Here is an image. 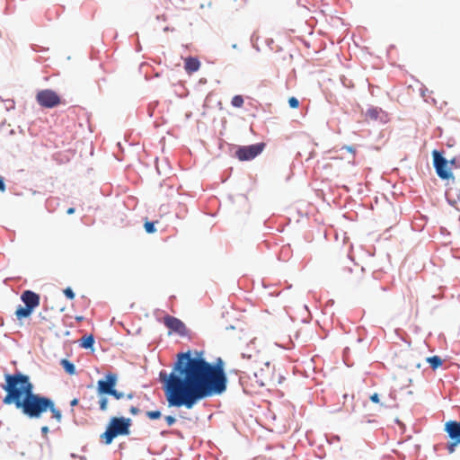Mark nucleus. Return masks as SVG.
Here are the masks:
<instances>
[{"mask_svg":"<svg viewBox=\"0 0 460 460\" xmlns=\"http://www.w3.org/2000/svg\"><path fill=\"white\" fill-rule=\"evenodd\" d=\"M164 420L168 426H172L176 422L175 417L172 415L165 416Z\"/></svg>","mask_w":460,"mask_h":460,"instance_id":"28","label":"nucleus"},{"mask_svg":"<svg viewBox=\"0 0 460 460\" xmlns=\"http://www.w3.org/2000/svg\"><path fill=\"white\" fill-rule=\"evenodd\" d=\"M460 445V441L451 440L447 444V449L449 454H452L456 451V447Z\"/></svg>","mask_w":460,"mask_h":460,"instance_id":"22","label":"nucleus"},{"mask_svg":"<svg viewBox=\"0 0 460 460\" xmlns=\"http://www.w3.org/2000/svg\"><path fill=\"white\" fill-rule=\"evenodd\" d=\"M226 330H234V326L233 325H229L226 328Z\"/></svg>","mask_w":460,"mask_h":460,"instance_id":"44","label":"nucleus"},{"mask_svg":"<svg viewBox=\"0 0 460 460\" xmlns=\"http://www.w3.org/2000/svg\"><path fill=\"white\" fill-rule=\"evenodd\" d=\"M75 212V208H73V207L68 208L67 210H66V214L67 215H73Z\"/></svg>","mask_w":460,"mask_h":460,"instance_id":"34","label":"nucleus"},{"mask_svg":"<svg viewBox=\"0 0 460 460\" xmlns=\"http://www.w3.org/2000/svg\"><path fill=\"white\" fill-rule=\"evenodd\" d=\"M232 104L234 107H242L243 104V98L241 95H235L232 99Z\"/></svg>","mask_w":460,"mask_h":460,"instance_id":"23","label":"nucleus"},{"mask_svg":"<svg viewBox=\"0 0 460 460\" xmlns=\"http://www.w3.org/2000/svg\"><path fill=\"white\" fill-rule=\"evenodd\" d=\"M109 395L112 396L116 400H120L125 397V394L123 392L117 390L116 387L113 389V391Z\"/></svg>","mask_w":460,"mask_h":460,"instance_id":"25","label":"nucleus"},{"mask_svg":"<svg viewBox=\"0 0 460 460\" xmlns=\"http://www.w3.org/2000/svg\"><path fill=\"white\" fill-rule=\"evenodd\" d=\"M378 113L377 111H375V113H373L372 115H376Z\"/></svg>","mask_w":460,"mask_h":460,"instance_id":"47","label":"nucleus"},{"mask_svg":"<svg viewBox=\"0 0 460 460\" xmlns=\"http://www.w3.org/2000/svg\"><path fill=\"white\" fill-rule=\"evenodd\" d=\"M75 319L76 322H82L84 319V317L83 315H77L75 316Z\"/></svg>","mask_w":460,"mask_h":460,"instance_id":"37","label":"nucleus"},{"mask_svg":"<svg viewBox=\"0 0 460 460\" xmlns=\"http://www.w3.org/2000/svg\"><path fill=\"white\" fill-rule=\"evenodd\" d=\"M242 358H252V355L251 354H248V353H242Z\"/></svg>","mask_w":460,"mask_h":460,"instance_id":"36","label":"nucleus"},{"mask_svg":"<svg viewBox=\"0 0 460 460\" xmlns=\"http://www.w3.org/2000/svg\"><path fill=\"white\" fill-rule=\"evenodd\" d=\"M369 118H370L371 119H374V120H376L378 118H380V119H381V121H382L383 123H386V122L388 121V119H383L384 118H385V119H386L387 117H377V116H375V117H369Z\"/></svg>","mask_w":460,"mask_h":460,"instance_id":"33","label":"nucleus"},{"mask_svg":"<svg viewBox=\"0 0 460 460\" xmlns=\"http://www.w3.org/2000/svg\"><path fill=\"white\" fill-rule=\"evenodd\" d=\"M167 434H168V431H167V430H162V431L160 432V435H161V436H163V437H164V436H165V435H167Z\"/></svg>","mask_w":460,"mask_h":460,"instance_id":"40","label":"nucleus"},{"mask_svg":"<svg viewBox=\"0 0 460 460\" xmlns=\"http://www.w3.org/2000/svg\"><path fill=\"white\" fill-rule=\"evenodd\" d=\"M98 396L100 397L99 401H98L100 411H106L108 409V403H109L108 396L109 395H98Z\"/></svg>","mask_w":460,"mask_h":460,"instance_id":"17","label":"nucleus"},{"mask_svg":"<svg viewBox=\"0 0 460 460\" xmlns=\"http://www.w3.org/2000/svg\"><path fill=\"white\" fill-rule=\"evenodd\" d=\"M203 350L181 351L170 374L159 372V380L169 407L192 409L199 402L223 394L227 389L226 363L218 357L205 358Z\"/></svg>","mask_w":460,"mask_h":460,"instance_id":"1","label":"nucleus"},{"mask_svg":"<svg viewBox=\"0 0 460 460\" xmlns=\"http://www.w3.org/2000/svg\"><path fill=\"white\" fill-rule=\"evenodd\" d=\"M264 384L262 382L260 383V386H263Z\"/></svg>","mask_w":460,"mask_h":460,"instance_id":"49","label":"nucleus"},{"mask_svg":"<svg viewBox=\"0 0 460 460\" xmlns=\"http://www.w3.org/2000/svg\"><path fill=\"white\" fill-rule=\"evenodd\" d=\"M60 366L64 369V371L69 376H74L76 374L75 365L67 358H62L60 360Z\"/></svg>","mask_w":460,"mask_h":460,"instance_id":"15","label":"nucleus"},{"mask_svg":"<svg viewBox=\"0 0 460 460\" xmlns=\"http://www.w3.org/2000/svg\"><path fill=\"white\" fill-rule=\"evenodd\" d=\"M63 293L65 295V296L69 299V300H72L75 298V294L74 292V290L70 288V287H67L64 290H63Z\"/></svg>","mask_w":460,"mask_h":460,"instance_id":"24","label":"nucleus"},{"mask_svg":"<svg viewBox=\"0 0 460 460\" xmlns=\"http://www.w3.org/2000/svg\"><path fill=\"white\" fill-rule=\"evenodd\" d=\"M40 318L45 320V317L43 315H41V314H40Z\"/></svg>","mask_w":460,"mask_h":460,"instance_id":"48","label":"nucleus"},{"mask_svg":"<svg viewBox=\"0 0 460 460\" xmlns=\"http://www.w3.org/2000/svg\"><path fill=\"white\" fill-rule=\"evenodd\" d=\"M288 104L291 108H297L299 106V102L296 97H290L288 99Z\"/></svg>","mask_w":460,"mask_h":460,"instance_id":"27","label":"nucleus"},{"mask_svg":"<svg viewBox=\"0 0 460 460\" xmlns=\"http://www.w3.org/2000/svg\"><path fill=\"white\" fill-rule=\"evenodd\" d=\"M200 62L197 58L189 57L184 59V69L188 75H192L200 68Z\"/></svg>","mask_w":460,"mask_h":460,"instance_id":"11","label":"nucleus"},{"mask_svg":"<svg viewBox=\"0 0 460 460\" xmlns=\"http://www.w3.org/2000/svg\"><path fill=\"white\" fill-rule=\"evenodd\" d=\"M164 323L169 329V334L174 332L181 337L188 335V329L185 323L177 317L166 314L164 317Z\"/></svg>","mask_w":460,"mask_h":460,"instance_id":"8","label":"nucleus"},{"mask_svg":"<svg viewBox=\"0 0 460 460\" xmlns=\"http://www.w3.org/2000/svg\"><path fill=\"white\" fill-rule=\"evenodd\" d=\"M342 148L346 149L349 153H355V147L352 146H344Z\"/></svg>","mask_w":460,"mask_h":460,"instance_id":"32","label":"nucleus"},{"mask_svg":"<svg viewBox=\"0 0 460 460\" xmlns=\"http://www.w3.org/2000/svg\"><path fill=\"white\" fill-rule=\"evenodd\" d=\"M448 161H449V165H455L456 163V158H452L451 160H448Z\"/></svg>","mask_w":460,"mask_h":460,"instance_id":"39","label":"nucleus"},{"mask_svg":"<svg viewBox=\"0 0 460 460\" xmlns=\"http://www.w3.org/2000/svg\"><path fill=\"white\" fill-rule=\"evenodd\" d=\"M445 432L450 440L460 441V421L450 420L445 423Z\"/></svg>","mask_w":460,"mask_h":460,"instance_id":"10","label":"nucleus"},{"mask_svg":"<svg viewBox=\"0 0 460 460\" xmlns=\"http://www.w3.org/2000/svg\"><path fill=\"white\" fill-rule=\"evenodd\" d=\"M70 456H71L72 458L79 457V456H78L76 454H75V453H71Z\"/></svg>","mask_w":460,"mask_h":460,"instance_id":"41","label":"nucleus"},{"mask_svg":"<svg viewBox=\"0 0 460 460\" xmlns=\"http://www.w3.org/2000/svg\"><path fill=\"white\" fill-rule=\"evenodd\" d=\"M79 403V400L77 398H74L70 401V406L73 408V407H75L76 405H78Z\"/></svg>","mask_w":460,"mask_h":460,"instance_id":"31","label":"nucleus"},{"mask_svg":"<svg viewBox=\"0 0 460 460\" xmlns=\"http://www.w3.org/2000/svg\"><path fill=\"white\" fill-rule=\"evenodd\" d=\"M155 223H156V221L146 220V222L144 223L145 231L147 234H154V233H155L156 232Z\"/></svg>","mask_w":460,"mask_h":460,"instance_id":"18","label":"nucleus"},{"mask_svg":"<svg viewBox=\"0 0 460 460\" xmlns=\"http://www.w3.org/2000/svg\"><path fill=\"white\" fill-rule=\"evenodd\" d=\"M146 417L149 419V420H158L161 418L162 416V412L160 410H155V411H147L146 412Z\"/></svg>","mask_w":460,"mask_h":460,"instance_id":"20","label":"nucleus"},{"mask_svg":"<svg viewBox=\"0 0 460 460\" xmlns=\"http://www.w3.org/2000/svg\"><path fill=\"white\" fill-rule=\"evenodd\" d=\"M349 397V394H343L344 401H346Z\"/></svg>","mask_w":460,"mask_h":460,"instance_id":"43","label":"nucleus"},{"mask_svg":"<svg viewBox=\"0 0 460 460\" xmlns=\"http://www.w3.org/2000/svg\"><path fill=\"white\" fill-rule=\"evenodd\" d=\"M6 190V184L4 181V178L0 175V191L4 192Z\"/></svg>","mask_w":460,"mask_h":460,"instance_id":"29","label":"nucleus"},{"mask_svg":"<svg viewBox=\"0 0 460 460\" xmlns=\"http://www.w3.org/2000/svg\"><path fill=\"white\" fill-rule=\"evenodd\" d=\"M129 412L132 414V415H137L140 412V410L138 407L137 406H130L129 408Z\"/></svg>","mask_w":460,"mask_h":460,"instance_id":"30","label":"nucleus"},{"mask_svg":"<svg viewBox=\"0 0 460 460\" xmlns=\"http://www.w3.org/2000/svg\"><path fill=\"white\" fill-rule=\"evenodd\" d=\"M155 460V459H154Z\"/></svg>","mask_w":460,"mask_h":460,"instance_id":"51","label":"nucleus"},{"mask_svg":"<svg viewBox=\"0 0 460 460\" xmlns=\"http://www.w3.org/2000/svg\"><path fill=\"white\" fill-rule=\"evenodd\" d=\"M426 361L429 363V367L432 369V370H437L438 367H440L443 363H444V360L442 359L441 357L438 356V355H434V356H430V357H428L426 358Z\"/></svg>","mask_w":460,"mask_h":460,"instance_id":"16","label":"nucleus"},{"mask_svg":"<svg viewBox=\"0 0 460 460\" xmlns=\"http://www.w3.org/2000/svg\"><path fill=\"white\" fill-rule=\"evenodd\" d=\"M265 146L266 144L264 142H258L247 146H237L234 155L238 160L243 162L252 161L263 152Z\"/></svg>","mask_w":460,"mask_h":460,"instance_id":"5","label":"nucleus"},{"mask_svg":"<svg viewBox=\"0 0 460 460\" xmlns=\"http://www.w3.org/2000/svg\"><path fill=\"white\" fill-rule=\"evenodd\" d=\"M369 399L373 403L380 404V406H382V407H385V408L390 407L388 404L380 401V396L377 393H374L373 394H371Z\"/></svg>","mask_w":460,"mask_h":460,"instance_id":"21","label":"nucleus"},{"mask_svg":"<svg viewBox=\"0 0 460 460\" xmlns=\"http://www.w3.org/2000/svg\"><path fill=\"white\" fill-rule=\"evenodd\" d=\"M40 432H41V436H42V438L49 443V437H48V434L49 432V428L48 426H42L40 428Z\"/></svg>","mask_w":460,"mask_h":460,"instance_id":"26","label":"nucleus"},{"mask_svg":"<svg viewBox=\"0 0 460 460\" xmlns=\"http://www.w3.org/2000/svg\"><path fill=\"white\" fill-rule=\"evenodd\" d=\"M446 199H447V203L450 206L455 207L456 209H457L458 207H460L458 197L456 196V199L452 198L450 196V191L449 190L446 191Z\"/></svg>","mask_w":460,"mask_h":460,"instance_id":"19","label":"nucleus"},{"mask_svg":"<svg viewBox=\"0 0 460 460\" xmlns=\"http://www.w3.org/2000/svg\"><path fill=\"white\" fill-rule=\"evenodd\" d=\"M147 451L148 453L153 454V452L149 448L147 449Z\"/></svg>","mask_w":460,"mask_h":460,"instance_id":"50","label":"nucleus"},{"mask_svg":"<svg viewBox=\"0 0 460 460\" xmlns=\"http://www.w3.org/2000/svg\"><path fill=\"white\" fill-rule=\"evenodd\" d=\"M49 411L51 413V418L57 420V422L60 423L62 420V411L56 407V403L54 400L51 398L49 405L47 406V412Z\"/></svg>","mask_w":460,"mask_h":460,"instance_id":"14","label":"nucleus"},{"mask_svg":"<svg viewBox=\"0 0 460 460\" xmlns=\"http://www.w3.org/2000/svg\"><path fill=\"white\" fill-rule=\"evenodd\" d=\"M36 100L40 106L47 108L58 106L61 102L58 94L53 90L49 89L38 92Z\"/></svg>","mask_w":460,"mask_h":460,"instance_id":"7","label":"nucleus"},{"mask_svg":"<svg viewBox=\"0 0 460 460\" xmlns=\"http://www.w3.org/2000/svg\"><path fill=\"white\" fill-rule=\"evenodd\" d=\"M79 459H80V460H86V457H85L84 456H79Z\"/></svg>","mask_w":460,"mask_h":460,"instance_id":"45","label":"nucleus"},{"mask_svg":"<svg viewBox=\"0 0 460 460\" xmlns=\"http://www.w3.org/2000/svg\"><path fill=\"white\" fill-rule=\"evenodd\" d=\"M127 397V399L128 400H131L134 398V394L133 393H129L128 394L125 395Z\"/></svg>","mask_w":460,"mask_h":460,"instance_id":"38","label":"nucleus"},{"mask_svg":"<svg viewBox=\"0 0 460 460\" xmlns=\"http://www.w3.org/2000/svg\"><path fill=\"white\" fill-rule=\"evenodd\" d=\"M132 420L124 416H112L110 418L105 431L100 438L105 445H111L112 441L119 436H128Z\"/></svg>","mask_w":460,"mask_h":460,"instance_id":"3","label":"nucleus"},{"mask_svg":"<svg viewBox=\"0 0 460 460\" xmlns=\"http://www.w3.org/2000/svg\"><path fill=\"white\" fill-rule=\"evenodd\" d=\"M21 301L34 311L40 305V296L32 290L26 289L21 295Z\"/></svg>","mask_w":460,"mask_h":460,"instance_id":"9","label":"nucleus"},{"mask_svg":"<svg viewBox=\"0 0 460 460\" xmlns=\"http://www.w3.org/2000/svg\"><path fill=\"white\" fill-rule=\"evenodd\" d=\"M94 336L92 333L84 335L79 341L78 344L79 347L84 349H91L92 351L94 350Z\"/></svg>","mask_w":460,"mask_h":460,"instance_id":"12","label":"nucleus"},{"mask_svg":"<svg viewBox=\"0 0 460 460\" xmlns=\"http://www.w3.org/2000/svg\"><path fill=\"white\" fill-rule=\"evenodd\" d=\"M33 310L26 305H18L15 310V316L19 321L30 317L33 314Z\"/></svg>","mask_w":460,"mask_h":460,"instance_id":"13","label":"nucleus"},{"mask_svg":"<svg viewBox=\"0 0 460 460\" xmlns=\"http://www.w3.org/2000/svg\"><path fill=\"white\" fill-rule=\"evenodd\" d=\"M433 158V167L438 178L441 180H454L449 161L444 156V152L434 149L431 153Z\"/></svg>","mask_w":460,"mask_h":460,"instance_id":"4","label":"nucleus"},{"mask_svg":"<svg viewBox=\"0 0 460 460\" xmlns=\"http://www.w3.org/2000/svg\"><path fill=\"white\" fill-rule=\"evenodd\" d=\"M172 433L175 434L177 437H179L181 438H183L182 433L180 430H172Z\"/></svg>","mask_w":460,"mask_h":460,"instance_id":"35","label":"nucleus"},{"mask_svg":"<svg viewBox=\"0 0 460 460\" xmlns=\"http://www.w3.org/2000/svg\"><path fill=\"white\" fill-rule=\"evenodd\" d=\"M4 383L0 387L5 392L2 399L4 405H14L15 409L30 420H39L47 412L50 397L34 392V385L28 375L16 370L4 373Z\"/></svg>","mask_w":460,"mask_h":460,"instance_id":"2","label":"nucleus"},{"mask_svg":"<svg viewBox=\"0 0 460 460\" xmlns=\"http://www.w3.org/2000/svg\"><path fill=\"white\" fill-rule=\"evenodd\" d=\"M438 132H439V136L442 134V128L440 127L437 128Z\"/></svg>","mask_w":460,"mask_h":460,"instance_id":"42","label":"nucleus"},{"mask_svg":"<svg viewBox=\"0 0 460 460\" xmlns=\"http://www.w3.org/2000/svg\"><path fill=\"white\" fill-rule=\"evenodd\" d=\"M362 341V339L361 338H358V342H361Z\"/></svg>","mask_w":460,"mask_h":460,"instance_id":"46","label":"nucleus"},{"mask_svg":"<svg viewBox=\"0 0 460 460\" xmlns=\"http://www.w3.org/2000/svg\"><path fill=\"white\" fill-rule=\"evenodd\" d=\"M119 376L114 372H107L103 377L97 381L96 393L97 395H109L117 386Z\"/></svg>","mask_w":460,"mask_h":460,"instance_id":"6","label":"nucleus"}]
</instances>
